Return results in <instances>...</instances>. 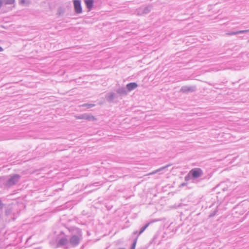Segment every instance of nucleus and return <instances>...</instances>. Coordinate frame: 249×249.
<instances>
[{
  "label": "nucleus",
  "mask_w": 249,
  "mask_h": 249,
  "mask_svg": "<svg viewBox=\"0 0 249 249\" xmlns=\"http://www.w3.org/2000/svg\"><path fill=\"white\" fill-rule=\"evenodd\" d=\"M203 175V172L201 168H194L192 169L186 175L184 178V180L186 181L191 180L192 183L197 184L202 179H198V178L201 177Z\"/></svg>",
  "instance_id": "nucleus-1"
},
{
  "label": "nucleus",
  "mask_w": 249,
  "mask_h": 249,
  "mask_svg": "<svg viewBox=\"0 0 249 249\" xmlns=\"http://www.w3.org/2000/svg\"><path fill=\"white\" fill-rule=\"evenodd\" d=\"M75 233L76 235H73L70 238L69 242L72 247L77 246L82 239V232L80 229L76 228Z\"/></svg>",
  "instance_id": "nucleus-2"
},
{
  "label": "nucleus",
  "mask_w": 249,
  "mask_h": 249,
  "mask_svg": "<svg viewBox=\"0 0 249 249\" xmlns=\"http://www.w3.org/2000/svg\"><path fill=\"white\" fill-rule=\"evenodd\" d=\"M21 176L18 174L10 175L6 176L7 187L9 188L16 185L19 181Z\"/></svg>",
  "instance_id": "nucleus-3"
},
{
  "label": "nucleus",
  "mask_w": 249,
  "mask_h": 249,
  "mask_svg": "<svg viewBox=\"0 0 249 249\" xmlns=\"http://www.w3.org/2000/svg\"><path fill=\"white\" fill-rule=\"evenodd\" d=\"M196 87L195 85L190 86H184L181 88L180 91L182 93L187 94L189 93L194 92L196 91Z\"/></svg>",
  "instance_id": "nucleus-4"
},
{
  "label": "nucleus",
  "mask_w": 249,
  "mask_h": 249,
  "mask_svg": "<svg viewBox=\"0 0 249 249\" xmlns=\"http://www.w3.org/2000/svg\"><path fill=\"white\" fill-rule=\"evenodd\" d=\"M5 215L9 218V221L11 219L15 220L17 217L16 214L13 212V209L11 207H8L5 210Z\"/></svg>",
  "instance_id": "nucleus-5"
},
{
  "label": "nucleus",
  "mask_w": 249,
  "mask_h": 249,
  "mask_svg": "<svg viewBox=\"0 0 249 249\" xmlns=\"http://www.w3.org/2000/svg\"><path fill=\"white\" fill-rule=\"evenodd\" d=\"M74 11L77 14H81L82 12L81 0H73Z\"/></svg>",
  "instance_id": "nucleus-6"
},
{
  "label": "nucleus",
  "mask_w": 249,
  "mask_h": 249,
  "mask_svg": "<svg viewBox=\"0 0 249 249\" xmlns=\"http://www.w3.org/2000/svg\"><path fill=\"white\" fill-rule=\"evenodd\" d=\"M78 119H84L89 121H95L97 119L92 115L89 113H84L76 117Z\"/></svg>",
  "instance_id": "nucleus-7"
},
{
  "label": "nucleus",
  "mask_w": 249,
  "mask_h": 249,
  "mask_svg": "<svg viewBox=\"0 0 249 249\" xmlns=\"http://www.w3.org/2000/svg\"><path fill=\"white\" fill-rule=\"evenodd\" d=\"M151 9L152 6L151 5L143 6L138 9L137 12L139 15L147 14L151 11Z\"/></svg>",
  "instance_id": "nucleus-8"
},
{
  "label": "nucleus",
  "mask_w": 249,
  "mask_h": 249,
  "mask_svg": "<svg viewBox=\"0 0 249 249\" xmlns=\"http://www.w3.org/2000/svg\"><path fill=\"white\" fill-rule=\"evenodd\" d=\"M119 98V95L116 93L109 92L106 95V99L107 101L109 103L113 102L115 100Z\"/></svg>",
  "instance_id": "nucleus-9"
},
{
  "label": "nucleus",
  "mask_w": 249,
  "mask_h": 249,
  "mask_svg": "<svg viewBox=\"0 0 249 249\" xmlns=\"http://www.w3.org/2000/svg\"><path fill=\"white\" fill-rule=\"evenodd\" d=\"M69 243L66 235L59 238L57 242V247H60L66 245Z\"/></svg>",
  "instance_id": "nucleus-10"
},
{
  "label": "nucleus",
  "mask_w": 249,
  "mask_h": 249,
  "mask_svg": "<svg viewBox=\"0 0 249 249\" xmlns=\"http://www.w3.org/2000/svg\"><path fill=\"white\" fill-rule=\"evenodd\" d=\"M151 222H148L143 226L141 228L140 230L139 231H135L133 232V235H137L136 237H139L145 230V229L149 226Z\"/></svg>",
  "instance_id": "nucleus-11"
},
{
  "label": "nucleus",
  "mask_w": 249,
  "mask_h": 249,
  "mask_svg": "<svg viewBox=\"0 0 249 249\" xmlns=\"http://www.w3.org/2000/svg\"><path fill=\"white\" fill-rule=\"evenodd\" d=\"M138 87V84L135 82H131L127 84L126 86V90L128 91H130L136 88H137Z\"/></svg>",
  "instance_id": "nucleus-12"
},
{
  "label": "nucleus",
  "mask_w": 249,
  "mask_h": 249,
  "mask_svg": "<svg viewBox=\"0 0 249 249\" xmlns=\"http://www.w3.org/2000/svg\"><path fill=\"white\" fill-rule=\"evenodd\" d=\"M116 92L119 96H124L127 94V91L126 88L121 87L116 90Z\"/></svg>",
  "instance_id": "nucleus-13"
},
{
  "label": "nucleus",
  "mask_w": 249,
  "mask_h": 249,
  "mask_svg": "<svg viewBox=\"0 0 249 249\" xmlns=\"http://www.w3.org/2000/svg\"><path fill=\"white\" fill-rule=\"evenodd\" d=\"M84 2L89 11H90L94 6V0H84Z\"/></svg>",
  "instance_id": "nucleus-14"
},
{
  "label": "nucleus",
  "mask_w": 249,
  "mask_h": 249,
  "mask_svg": "<svg viewBox=\"0 0 249 249\" xmlns=\"http://www.w3.org/2000/svg\"><path fill=\"white\" fill-rule=\"evenodd\" d=\"M6 180V176L0 177V188H7Z\"/></svg>",
  "instance_id": "nucleus-15"
},
{
  "label": "nucleus",
  "mask_w": 249,
  "mask_h": 249,
  "mask_svg": "<svg viewBox=\"0 0 249 249\" xmlns=\"http://www.w3.org/2000/svg\"><path fill=\"white\" fill-rule=\"evenodd\" d=\"M170 166V164H168V165H167L165 166H163L162 167H160V168L157 169V170H154L152 172L150 173L149 174L150 175H154V174H155L156 173H159L164 170H165V169H166L167 167H169Z\"/></svg>",
  "instance_id": "nucleus-16"
},
{
  "label": "nucleus",
  "mask_w": 249,
  "mask_h": 249,
  "mask_svg": "<svg viewBox=\"0 0 249 249\" xmlns=\"http://www.w3.org/2000/svg\"><path fill=\"white\" fill-rule=\"evenodd\" d=\"M95 106V105L94 104H88V103L84 104L81 105V107H85L87 108H91V107H94Z\"/></svg>",
  "instance_id": "nucleus-17"
},
{
  "label": "nucleus",
  "mask_w": 249,
  "mask_h": 249,
  "mask_svg": "<svg viewBox=\"0 0 249 249\" xmlns=\"http://www.w3.org/2000/svg\"><path fill=\"white\" fill-rule=\"evenodd\" d=\"M137 240H138V237H136L134 238V239L133 240V242L132 244L130 249H135Z\"/></svg>",
  "instance_id": "nucleus-18"
},
{
  "label": "nucleus",
  "mask_w": 249,
  "mask_h": 249,
  "mask_svg": "<svg viewBox=\"0 0 249 249\" xmlns=\"http://www.w3.org/2000/svg\"><path fill=\"white\" fill-rule=\"evenodd\" d=\"M5 4H12L15 3V0H2Z\"/></svg>",
  "instance_id": "nucleus-19"
},
{
  "label": "nucleus",
  "mask_w": 249,
  "mask_h": 249,
  "mask_svg": "<svg viewBox=\"0 0 249 249\" xmlns=\"http://www.w3.org/2000/svg\"><path fill=\"white\" fill-rule=\"evenodd\" d=\"M217 212H218L217 210L215 209L213 212H212L210 213V214L209 215V217L210 218V217H212L215 216Z\"/></svg>",
  "instance_id": "nucleus-20"
},
{
  "label": "nucleus",
  "mask_w": 249,
  "mask_h": 249,
  "mask_svg": "<svg viewBox=\"0 0 249 249\" xmlns=\"http://www.w3.org/2000/svg\"><path fill=\"white\" fill-rule=\"evenodd\" d=\"M226 35L228 36H232V35H237V31H233V32H230L228 33H227Z\"/></svg>",
  "instance_id": "nucleus-21"
},
{
  "label": "nucleus",
  "mask_w": 249,
  "mask_h": 249,
  "mask_svg": "<svg viewBox=\"0 0 249 249\" xmlns=\"http://www.w3.org/2000/svg\"><path fill=\"white\" fill-rule=\"evenodd\" d=\"M237 35L240 34H244L248 33V30L237 31Z\"/></svg>",
  "instance_id": "nucleus-22"
},
{
  "label": "nucleus",
  "mask_w": 249,
  "mask_h": 249,
  "mask_svg": "<svg viewBox=\"0 0 249 249\" xmlns=\"http://www.w3.org/2000/svg\"><path fill=\"white\" fill-rule=\"evenodd\" d=\"M188 184V181H186L185 180V182L182 183L181 184H180L179 186V187H183L184 186H186Z\"/></svg>",
  "instance_id": "nucleus-23"
},
{
  "label": "nucleus",
  "mask_w": 249,
  "mask_h": 249,
  "mask_svg": "<svg viewBox=\"0 0 249 249\" xmlns=\"http://www.w3.org/2000/svg\"><path fill=\"white\" fill-rule=\"evenodd\" d=\"M20 3L21 4H24L25 3V0H20Z\"/></svg>",
  "instance_id": "nucleus-24"
},
{
  "label": "nucleus",
  "mask_w": 249,
  "mask_h": 249,
  "mask_svg": "<svg viewBox=\"0 0 249 249\" xmlns=\"http://www.w3.org/2000/svg\"><path fill=\"white\" fill-rule=\"evenodd\" d=\"M2 3H3V1L2 0H0V8L1 7V6H2Z\"/></svg>",
  "instance_id": "nucleus-25"
},
{
  "label": "nucleus",
  "mask_w": 249,
  "mask_h": 249,
  "mask_svg": "<svg viewBox=\"0 0 249 249\" xmlns=\"http://www.w3.org/2000/svg\"><path fill=\"white\" fill-rule=\"evenodd\" d=\"M3 51V49L1 46H0V52H2Z\"/></svg>",
  "instance_id": "nucleus-26"
},
{
  "label": "nucleus",
  "mask_w": 249,
  "mask_h": 249,
  "mask_svg": "<svg viewBox=\"0 0 249 249\" xmlns=\"http://www.w3.org/2000/svg\"><path fill=\"white\" fill-rule=\"evenodd\" d=\"M60 233H61V234H64V233H63V231H61V232H60Z\"/></svg>",
  "instance_id": "nucleus-27"
},
{
  "label": "nucleus",
  "mask_w": 249,
  "mask_h": 249,
  "mask_svg": "<svg viewBox=\"0 0 249 249\" xmlns=\"http://www.w3.org/2000/svg\"><path fill=\"white\" fill-rule=\"evenodd\" d=\"M248 32H249V29L248 30Z\"/></svg>",
  "instance_id": "nucleus-28"
}]
</instances>
